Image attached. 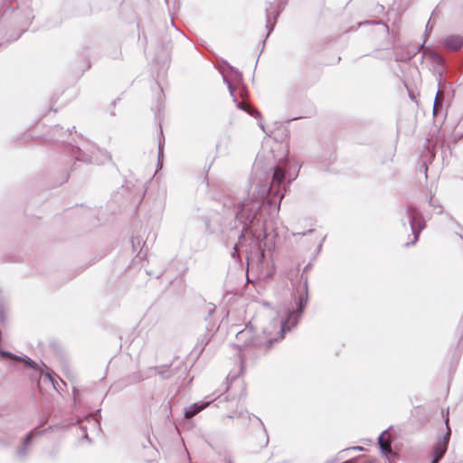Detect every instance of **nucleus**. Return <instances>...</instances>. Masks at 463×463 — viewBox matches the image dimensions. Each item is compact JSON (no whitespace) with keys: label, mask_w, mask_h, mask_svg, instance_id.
Instances as JSON below:
<instances>
[{"label":"nucleus","mask_w":463,"mask_h":463,"mask_svg":"<svg viewBox=\"0 0 463 463\" xmlns=\"http://www.w3.org/2000/svg\"><path fill=\"white\" fill-rule=\"evenodd\" d=\"M300 165L289 156L278 160L269 172L254 170L250 181L254 190L248 198L229 195L224 208L234 209L231 232H236L238 241L234 251L242 250L248 268L261 269L266 259V249L279 237V213L287 188L299 173Z\"/></svg>","instance_id":"nucleus-1"},{"label":"nucleus","mask_w":463,"mask_h":463,"mask_svg":"<svg viewBox=\"0 0 463 463\" xmlns=\"http://www.w3.org/2000/svg\"><path fill=\"white\" fill-rule=\"evenodd\" d=\"M430 60L431 62L433 74L438 80L439 86V90L433 103L432 115L434 122L437 123L439 121L441 126L444 123L446 118L449 116V113H450V118L452 117L454 110L449 103V97L445 98L443 93H441L444 91L445 85H452V81L448 79L452 68L450 67L449 59L445 55L436 51L430 52Z\"/></svg>","instance_id":"nucleus-2"},{"label":"nucleus","mask_w":463,"mask_h":463,"mask_svg":"<svg viewBox=\"0 0 463 463\" xmlns=\"http://www.w3.org/2000/svg\"><path fill=\"white\" fill-rule=\"evenodd\" d=\"M313 269V263L310 260L304 268L301 274L296 279H291L293 290L291 298L294 305L285 306L288 308V314L295 313V321L300 322L309 301L308 291V272Z\"/></svg>","instance_id":"nucleus-3"},{"label":"nucleus","mask_w":463,"mask_h":463,"mask_svg":"<svg viewBox=\"0 0 463 463\" xmlns=\"http://www.w3.org/2000/svg\"><path fill=\"white\" fill-rule=\"evenodd\" d=\"M280 317V326L277 336L272 337L269 335H267L265 330L263 331V335H258L254 329L250 348H263L265 352L269 351L275 343L284 339L286 334L292 331L299 323L295 321V313L291 315L288 314V308L285 307L281 311Z\"/></svg>","instance_id":"nucleus-4"},{"label":"nucleus","mask_w":463,"mask_h":463,"mask_svg":"<svg viewBox=\"0 0 463 463\" xmlns=\"http://www.w3.org/2000/svg\"><path fill=\"white\" fill-rule=\"evenodd\" d=\"M71 130L68 128L63 131V128L56 125L52 129V139L53 142L61 147H63L66 152L74 157V162L71 167V171L76 170V163L82 162L87 165L93 163L92 156L84 152L80 146L73 145L72 143L67 142L63 139L64 137L70 136Z\"/></svg>","instance_id":"nucleus-5"},{"label":"nucleus","mask_w":463,"mask_h":463,"mask_svg":"<svg viewBox=\"0 0 463 463\" xmlns=\"http://www.w3.org/2000/svg\"><path fill=\"white\" fill-rule=\"evenodd\" d=\"M404 213L405 217L402 218V224L406 227L408 223L413 235V240L405 246L414 245L419 241L421 232L427 227L426 220L422 212L414 204H408Z\"/></svg>","instance_id":"nucleus-6"},{"label":"nucleus","mask_w":463,"mask_h":463,"mask_svg":"<svg viewBox=\"0 0 463 463\" xmlns=\"http://www.w3.org/2000/svg\"><path fill=\"white\" fill-rule=\"evenodd\" d=\"M216 400H219V402H227L230 400V396L225 393L219 394L214 398L213 397V395H209L206 396L202 401L185 406L183 409L184 420H185V422L191 423L195 415H197L199 412L206 409L212 402H213Z\"/></svg>","instance_id":"nucleus-7"},{"label":"nucleus","mask_w":463,"mask_h":463,"mask_svg":"<svg viewBox=\"0 0 463 463\" xmlns=\"http://www.w3.org/2000/svg\"><path fill=\"white\" fill-rule=\"evenodd\" d=\"M398 436H378V445L382 455L389 461L394 460L401 449V443L397 440Z\"/></svg>","instance_id":"nucleus-8"},{"label":"nucleus","mask_w":463,"mask_h":463,"mask_svg":"<svg viewBox=\"0 0 463 463\" xmlns=\"http://www.w3.org/2000/svg\"><path fill=\"white\" fill-rule=\"evenodd\" d=\"M97 428L100 430V423L99 420L94 418L88 417L77 420L76 422L63 424L61 427V430L71 433H78L79 431H81L83 434H88L89 430L94 432Z\"/></svg>","instance_id":"nucleus-9"},{"label":"nucleus","mask_w":463,"mask_h":463,"mask_svg":"<svg viewBox=\"0 0 463 463\" xmlns=\"http://www.w3.org/2000/svg\"><path fill=\"white\" fill-rule=\"evenodd\" d=\"M255 327L250 322L245 325V327L236 334V340L238 343L232 344L233 348L242 351L250 348L251 343V337Z\"/></svg>","instance_id":"nucleus-10"},{"label":"nucleus","mask_w":463,"mask_h":463,"mask_svg":"<svg viewBox=\"0 0 463 463\" xmlns=\"http://www.w3.org/2000/svg\"><path fill=\"white\" fill-rule=\"evenodd\" d=\"M449 438L450 436H439L437 440L431 446L430 463H439L440 459L444 457L448 450Z\"/></svg>","instance_id":"nucleus-11"},{"label":"nucleus","mask_w":463,"mask_h":463,"mask_svg":"<svg viewBox=\"0 0 463 463\" xmlns=\"http://www.w3.org/2000/svg\"><path fill=\"white\" fill-rule=\"evenodd\" d=\"M288 0H275L273 2L265 3V14H269L275 23H278L279 17L284 11Z\"/></svg>","instance_id":"nucleus-12"},{"label":"nucleus","mask_w":463,"mask_h":463,"mask_svg":"<svg viewBox=\"0 0 463 463\" xmlns=\"http://www.w3.org/2000/svg\"><path fill=\"white\" fill-rule=\"evenodd\" d=\"M440 45L449 51H458L463 47V37L458 34L445 36L440 41Z\"/></svg>","instance_id":"nucleus-13"},{"label":"nucleus","mask_w":463,"mask_h":463,"mask_svg":"<svg viewBox=\"0 0 463 463\" xmlns=\"http://www.w3.org/2000/svg\"><path fill=\"white\" fill-rule=\"evenodd\" d=\"M146 443H143V449L145 450L144 459L147 462L154 461L158 456V450L149 439V436H144Z\"/></svg>","instance_id":"nucleus-14"},{"label":"nucleus","mask_w":463,"mask_h":463,"mask_svg":"<svg viewBox=\"0 0 463 463\" xmlns=\"http://www.w3.org/2000/svg\"><path fill=\"white\" fill-rule=\"evenodd\" d=\"M205 307H206V312H207V315L204 317V320L206 322V326H205L206 331L207 332H217L220 326L216 325V323L213 322L212 319V316L216 311V306L213 303H207Z\"/></svg>","instance_id":"nucleus-15"},{"label":"nucleus","mask_w":463,"mask_h":463,"mask_svg":"<svg viewBox=\"0 0 463 463\" xmlns=\"http://www.w3.org/2000/svg\"><path fill=\"white\" fill-rule=\"evenodd\" d=\"M155 82L157 86L158 91H157V95H156V104L155 106H152L151 109L154 111L155 118L157 120L160 118L161 112L164 109L165 95H164L163 89H162L161 85L158 83L156 79H155Z\"/></svg>","instance_id":"nucleus-16"},{"label":"nucleus","mask_w":463,"mask_h":463,"mask_svg":"<svg viewBox=\"0 0 463 463\" xmlns=\"http://www.w3.org/2000/svg\"><path fill=\"white\" fill-rule=\"evenodd\" d=\"M164 147H165V136L163 133V128L161 122H159V133H158V152H157V169L161 168L164 164Z\"/></svg>","instance_id":"nucleus-17"},{"label":"nucleus","mask_w":463,"mask_h":463,"mask_svg":"<svg viewBox=\"0 0 463 463\" xmlns=\"http://www.w3.org/2000/svg\"><path fill=\"white\" fill-rule=\"evenodd\" d=\"M215 333L216 332H207V334H203L198 337L197 343L194 346V351L198 352V355L203 352L205 346L210 343Z\"/></svg>","instance_id":"nucleus-18"},{"label":"nucleus","mask_w":463,"mask_h":463,"mask_svg":"<svg viewBox=\"0 0 463 463\" xmlns=\"http://www.w3.org/2000/svg\"><path fill=\"white\" fill-rule=\"evenodd\" d=\"M265 19H266V30H267V33H266V36H265V39L263 40L262 42V48H264L265 46V43H266V40L269 38V36L270 35V33L274 31L275 29V26L277 24V23H275V20H273V18H271V16H269V14H265ZM263 49H261L260 52H262ZM261 53V52H260ZM260 55V54H259ZM259 57L258 56V59L257 61H259ZM258 64V61H256V65Z\"/></svg>","instance_id":"nucleus-19"},{"label":"nucleus","mask_w":463,"mask_h":463,"mask_svg":"<svg viewBox=\"0 0 463 463\" xmlns=\"http://www.w3.org/2000/svg\"><path fill=\"white\" fill-rule=\"evenodd\" d=\"M172 366V364H163L159 366H152L149 367V370H155L156 373L161 377V379H168L170 375L168 374V372Z\"/></svg>","instance_id":"nucleus-20"},{"label":"nucleus","mask_w":463,"mask_h":463,"mask_svg":"<svg viewBox=\"0 0 463 463\" xmlns=\"http://www.w3.org/2000/svg\"><path fill=\"white\" fill-rule=\"evenodd\" d=\"M225 63L228 66V70L230 72L231 77L232 78L233 81L235 83H240L242 81V73L235 67L229 64L227 61Z\"/></svg>","instance_id":"nucleus-21"},{"label":"nucleus","mask_w":463,"mask_h":463,"mask_svg":"<svg viewBox=\"0 0 463 463\" xmlns=\"http://www.w3.org/2000/svg\"><path fill=\"white\" fill-rule=\"evenodd\" d=\"M248 114H250V116L254 117L255 118H258L260 119L259 121V126L260 127V128L263 130V132L267 133L266 132V129L264 128V125L261 121V113L256 109H253V108H249L247 109V111H246Z\"/></svg>","instance_id":"nucleus-22"},{"label":"nucleus","mask_w":463,"mask_h":463,"mask_svg":"<svg viewBox=\"0 0 463 463\" xmlns=\"http://www.w3.org/2000/svg\"><path fill=\"white\" fill-rule=\"evenodd\" d=\"M254 440H251L252 443L257 442L259 445V449L265 448L269 444V436H253Z\"/></svg>","instance_id":"nucleus-23"},{"label":"nucleus","mask_w":463,"mask_h":463,"mask_svg":"<svg viewBox=\"0 0 463 463\" xmlns=\"http://www.w3.org/2000/svg\"><path fill=\"white\" fill-rule=\"evenodd\" d=\"M168 54H165L162 60V64H160V67L157 71L156 78H158L161 74H165L168 69Z\"/></svg>","instance_id":"nucleus-24"},{"label":"nucleus","mask_w":463,"mask_h":463,"mask_svg":"<svg viewBox=\"0 0 463 463\" xmlns=\"http://www.w3.org/2000/svg\"><path fill=\"white\" fill-rule=\"evenodd\" d=\"M428 203L430 207L434 208V209H438L437 211V213L438 214H441L443 213V207L442 205L437 201L434 199V196L431 195L429 199H428Z\"/></svg>","instance_id":"nucleus-25"},{"label":"nucleus","mask_w":463,"mask_h":463,"mask_svg":"<svg viewBox=\"0 0 463 463\" xmlns=\"http://www.w3.org/2000/svg\"><path fill=\"white\" fill-rule=\"evenodd\" d=\"M33 437V436H25V438L24 439V441H23V446L18 450V454L20 456L25 455V448L31 444Z\"/></svg>","instance_id":"nucleus-26"},{"label":"nucleus","mask_w":463,"mask_h":463,"mask_svg":"<svg viewBox=\"0 0 463 463\" xmlns=\"http://www.w3.org/2000/svg\"><path fill=\"white\" fill-rule=\"evenodd\" d=\"M70 178V171H68L67 169L64 170L61 175V177L59 178V180H57L55 185L56 186H59V185H61L62 184L66 183Z\"/></svg>","instance_id":"nucleus-27"},{"label":"nucleus","mask_w":463,"mask_h":463,"mask_svg":"<svg viewBox=\"0 0 463 463\" xmlns=\"http://www.w3.org/2000/svg\"><path fill=\"white\" fill-rule=\"evenodd\" d=\"M419 52V49L416 48L415 50H413L407 57H401V56H397L395 58V61H410L413 56L416 55V53Z\"/></svg>","instance_id":"nucleus-28"},{"label":"nucleus","mask_w":463,"mask_h":463,"mask_svg":"<svg viewBox=\"0 0 463 463\" xmlns=\"http://www.w3.org/2000/svg\"><path fill=\"white\" fill-rule=\"evenodd\" d=\"M441 417L444 420L445 424H446V433L445 434H447V435L451 434V429L449 425V411H447L446 415L444 414V411H442Z\"/></svg>","instance_id":"nucleus-29"},{"label":"nucleus","mask_w":463,"mask_h":463,"mask_svg":"<svg viewBox=\"0 0 463 463\" xmlns=\"http://www.w3.org/2000/svg\"><path fill=\"white\" fill-rule=\"evenodd\" d=\"M223 82L227 85L228 90L231 94V96H234L235 90L233 86L232 85L231 81L228 80V78L224 75H222Z\"/></svg>","instance_id":"nucleus-30"},{"label":"nucleus","mask_w":463,"mask_h":463,"mask_svg":"<svg viewBox=\"0 0 463 463\" xmlns=\"http://www.w3.org/2000/svg\"><path fill=\"white\" fill-rule=\"evenodd\" d=\"M463 120V107L459 109L454 118V123L457 124L456 128L459 125V123Z\"/></svg>","instance_id":"nucleus-31"},{"label":"nucleus","mask_w":463,"mask_h":463,"mask_svg":"<svg viewBox=\"0 0 463 463\" xmlns=\"http://www.w3.org/2000/svg\"><path fill=\"white\" fill-rule=\"evenodd\" d=\"M233 98V101L235 102L236 104V107L241 109V110H243V111H247V109H248V106L245 105L243 102L241 101H238L235 95L234 96H232Z\"/></svg>","instance_id":"nucleus-32"},{"label":"nucleus","mask_w":463,"mask_h":463,"mask_svg":"<svg viewBox=\"0 0 463 463\" xmlns=\"http://www.w3.org/2000/svg\"><path fill=\"white\" fill-rule=\"evenodd\" d=\"M326 236H324L323 239L321 240L320 243L317 245L316 250H315V253H314V259L317 258V256L321 252L322 250V247H323V242L325 241Z\"/></svg>","instance_id":"nucleus-33"},{"label":"nucleus","mask_w":463,"mask_h":463,"mask_svg":"<svg viewBox=\"0 0 463 463\" xmlns=\"http://www.w3.org/2000/svg\"><path fill=\"white\" fill-rule=\"evenodd\" d=\"M432 28H433V26H432V25H430V21H429V22L427 23V24H426V29H425V32H424V42H423V43H425V42H426V38H427V37H428V35L431 33Z\"/></svg>","instance_id":"nucleus-34"},{"label":"nucleus","mask_w":463,"mask_h":463,"mask_svg":"<svg viewBox=\"0 0 463 463\" xmlns=\"http://www.w3.org/2000/svg\"><path fill=\"white\" fill-rule=\"evenodd\" d=\"M361 450H363V448L359 447V446H356V447H351V448H347L345 449H343L342 453H350L352 451H361Z\"/></svg>","instance_id":"nucleus-35"},{"label":"nucleus","mask_w":463,"mask_h":463,"mask_svg":"<svg viewBox=\"0 0 463 463\" xmlns=\"http://www.w3.org/2000/svg\"><path fill=\"white\" fill-rule=\"evenodd\" d=\"M99 152L102 153L104 159L101 161L104 163L105 160L110 161L112 159L111 155L108 151L102 152L99 148H97Z\"/></svg>","instance_id":"nucleus-36"},{"label":"nucleus","mask_w":463,"mask_h":463,"mask_svg":"<svg viewBox=\"0 0 463 463\" xmlns=\"http://www.w3.org/2000/svg\"><path fill=\"white\" fill-rule=\"evenodd\" d=\"M25 31H26V27H23V28L21 29V32L17 34V36L14 37V38H13V37H9V38H7L6 40H7L8 42L16 41L18 38H20L21 34H22L24 32H25Z\"/></svg>","instance_id":"nucleus-37"},{"label":"nucleus","mask_w":463,"mask_h":463,"mask_svg":"<svg viewBox=\"0 0 463 463\" xmlns=\"http://www.w3.org/2000/svg\"><path fill=\"white\" fill-rule=\"evenodd\" d=\"M391 431H393V426L391 425L387 429L383 430L379 434H391Z\"/></svg>","instance_id":"nucleus-38"},{"label":"nucleus","mask_w":463,"mask_h":463,"mask_svg":"<svg viewBox=\"0 0 463 463\" xmlns=\"http://www.w3.org/2000/svg\"><path fill=\"white\" fill-rule=\"evenodd\" d=\"M33 18V16H31L30 14H26L24 24L26 27L31 24V20Z\"/></svg>","instance_id":"nucleus-39"},{"label":"nucleus","mask_w":463,"mask_h":463,"mask_svg":"<svg viewBox=\"0 0 463 463\" xmlns=\"http://www.w3.org/2000/svg\"><path fill=\"white\" fill-rule=\"evenodd\" d=\"M245 396H246L245 388H244L243 384L241 383V392L240 393L239 400L241 401L242 398H245Z\"/></svg>","instance_id":"nucleus-40"},{"label":"nucleus","mask_w":463,"mask_h":463,"mask_svg":"<svg viewBox=\"0 0 463 463\" xmlns=\"http://www.w3.org/2000/svg\"><path fill=\"white\" fill-rule=\"evenodd\" d=\"M314 231H315L314 229H309V230H307V231H306V232H301V233H299V234H300L301 236H306V235H307V234L313 233V232H314Z\"/></svg>","instance_id":"nucleus-41"},{"label":"nucleus","mask_w":463,"mask_h":463,"mask_svg":"<svg viewBox=\"0 0 463 463\" xmlns=\"http://www.w3.org/2000/svg\"><path fill=\"white\" fill-rule=\"evenodd\" d=\"M421 167L423 168L424 175H425V177L427 178L428 166H427V165H426V164L423 162V163H422Z\"/></svg>","instance_id":"nucleus-42"},{"label":"nucleus","mask_w":463,"mask_h":463,"mask_svg":"<svg viewBox=\"0 0 463 463\" xmlns=\"http://www.w3.org/2000/svg\"><path fill=\"white\" fill-rule=\"evenodd\" d=\"M82 441H87L89 443H91V439H90V436H88V435L82 436Z\"/></svg>","instance_id":"nucleus-43"},{"label":"nucleus","mask_w":463,"mask_h":463,"mask_svg":"<svg viewBox=\"0 0 463 463\" xmlns=\"http://www.w3.org/2000/svg\"><path fill=\"white\" fill-rule=\"evenodd\" d=\"M160 56L157 55L156 57H155L154 59V61L156 63V64H160L161 63V60H160Z\"/></svg>","instance_id":"nucleus-44"},{"label":"nucleus","mask_w":463,"mask_h":463,"mask_svg":"<svg viewBox=\"0 0 463 463\" xmlns=\"http://www.w3.org/2000/svg\"><path fill=\"white\" fill-rule=\"evenodd\" d=\"M25 434L31 435V434H42V433L41 432H35L33 430H30Z\"/></svg>","instance_id":"nucleus-45"},{"label":"nucleus","mask_w":463,"mask_h":463,"mask_svg":"<svg viewBox=\"0 0 463 463\" xmlns=\"http://www.w3.org/2000/svg\"><path fill=\"white\" fill-rule=\"evenodd\" d=\"M0 318L2 320V322H4L5 320V315H4V311L2 310V308L0 307Z\"/></svg>","instance_id":"nucleus-46"},{"label":"nucleus","mask_w":463,"mask_h":463,"mask_svg":"<svg viewBox=\"0 0 463 463\" xmlns=\"http://www.w3.org/2000/svg\"><path fill=\"white\" fill-rule=\"evenodd\" d=\"M135 241H136V239H135V238H132V239H131V242H132V246H133V248H135Z\"/></svg>","instance_id":"nucleus-47"},{"label":"nucleus","mask_w":463,"mask_h":463,"mask_svg":"<svg viewBox=\"0 0 463 463\" xmlns=\"http://www.w3.org/2000/svg\"><path fill=\"white\" fill-rule=\"evenodd\" d=\"M409 95H410V99H411V100H414V98H413L412 94H411L410 91H409Z\"/></svg>","instance_id":"nucleus-48"},{"label":"nucleus","mask_w":463,"mask_h":463,"mask_svg":"<svg viewBox=\"0 0 463 463\" xmlns=\"http://www.w3.org/2000/svg\"><path fill=\"white\" fill-rule=\"evenodd\" d=\"M459 137H463V133L461 134L460 132L458 133Z\"/></svg>","instance_id":"nucleus-49"},{"label":"nucleus","mask_w":463,"mask_h":463,"mask_svg":"<svg viewBox=\"0 0 463 463\" xmlns=\"http://www.w3.org/2000/svg\"><path fill=\"white\" fill-rule=\"evenodd\" d=\"M169 43H170L169 42H168V43H166V45H165V48H168Z\"/></svg>","instance_id":"nucleus-50"},{"label":"nucleus","mask_w":463,"mask_h":463,"mask_svg":"<svg viewBox=\"0 0 463 463\" xmlns=\"http://www.w3.org/2000/svg\"><path fill=\"white\" fill-rule=\"evenodd\" d=\"M41 433L44 434L46 432V430H43V431H40Z\"/></svg>","instance_id":"nucleus-51"},{"label":"nucleus","mask_w":463,"mask_h":463,"mask_svg":"<svg viewBox=\"0 0 463 463\" xmlns=\"http://www.w3.org/2000/svg\"><path fill=\"white\" fill-rule=\"evenodd\" d=\"M461 240L463 241V235H460Z\"/></svg>","instance_id":"nucleus-52"},{"label":"nucleus","mask_w":463,"mask_h":463,"mask_svg":"<svg viewBox=\"0 0 463 463\" xmlns=\"http://www.w3.org/2000/svg\"><path fill=\"white\" fill-rule=\"evenodd\" d=\"M228 463H231V462H228Z\"/></svg>","instance_id":"nucleus-53"}]
</instances>
